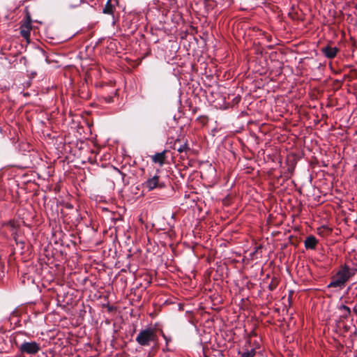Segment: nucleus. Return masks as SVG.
Listing matches in <instances>:
<instances>
[{"mask_svg": "<svg viewBox=\"0 0 357 357\" xmlns=\"http://www.w3.org/2000/svg\"><path fill=\"white\" fill-rule=\"evenodd\" d=\"M157 329L148 327L139 331L136 337V342L141 346H149L152 342H158Z\"/></svg>", "mask_w": 357, "mask_h": 357, "instance_id": "obj_1", "label": "nucleus"}, {"mask_svg": "<svg viewBox=\"0 0 357 357\" xmlns=\"http://www.w3.org/2000/svg\"><path fill=\"white\" fill-rule=\"evenodd\" d=\"M351 275V274L350 273L349 268L348 266H344L332 278V280L328 287L342 289Z\"/></svg>", "mask_w": 357, "mask_h": 357, "instance_id": "obj_2", "label": "nucleus"}, {"mask_svg": "<svg viewBox=\"0 0 357 357\" xmlns=\"http://www.w3.org/2000/svg\"><path fill=\"white\" fill-rule=\"evenodd\" d=\"M41 349L40 344L35 341L24 342L19 347L22 354L31 356L36 355Z\"/></svg>", "mask_w": 357, "mask_h": 357, "instance_id": "obj_3", "label": "nucleus"}, {"mask_svg": "<svg viewBox=\"0 0 357 357\" xmlns=\"http://www.w3.org/2000/svg\"><path fill=\"white\" fill-rule=\"evenodd\" d=\"M20 29L21 36L27 42H29L31 31L32 29L31 19L29 15H27L26 18L22 21Z\"/></svg>", "mask_w": 357, "mask_h": 357, "instance_id": "obj_4", "label": "nucleus"}, {"mask_svg": "<svg viewBox=\"0 0 357 357\" xmlns=\"http://www.w3.org/2000/svg\"><path fill=\"white\" fill-rule=\"evenodd\" d=\"M340 49L335 46H332L330 44L321 49V52L327 59H334L337 54L339 52Z\"/></svg>", "mask_w": 357, "mask_h": 357, "instance_id": "obj_5", "label": "nucleus"}, {"mask_svg": "<svg viewBox=\"0 0 357 357\" xmlns=\"http://www.w3.org/2000/svg\"><path fill=\"white\" fill-rule=\"evenodd\" d=\"M144 185L149 190H152L156 188H163L164 185L159 182V176H153L149 178L144 183Z\"/></svg>", "mask_w": 357, "mask_h": 357, "instance_id": "obj_6", "label": "nucleus"}, {"mask_svg": "<svg viewBox=\"0 0 357 357\" xmlns=\"http://www.w3.org/2000/svg\"><path fill=\"white\" fill-rule=\"evenodd\" d=\"M262 349L260 348L259 343L255 347H252L250 349H248L247 351L245 352L242 357H254L255 356H263Z\"/></svg>", "mask_w": 357, "mask_h": 357, "instance_id": "obj_7", "label": "nucleus"}, {"mask_svg": "<svg viewBox=\"0 0 357 357\" xmlns=\"http://www.w3.org/2000/svg\"><path fill=\"white\" fill-rule=\"evenodd\" d=\"M166 151H163L160 153H157L154 155L152 156V161L154 163H158L160 166H162L165 161L166 159Z\"/></svg>", "mask_w": 357, "mask_h": 357, "instance_id": "obj_8", "label": "nucleus"}, {"mask_svg": "<svg viewBox=\"0 0 357 357\" xmlns=\"http://www.w3.org/2000/svg\"><path fill=\"white\" fill-rule=\"evenodd\" d=\"M180 142L179 139H176L174 143V149H176L178 152L182 153H186L187 151H190V147L188 144L187 141L185 142L183 144H180L177 146L178 143Z\"/></svg>", "mask_w": 357, "mask_h": 357, "instance_id": "obj_9", "label": "nucleus"}, {"mask_svg": "<svg viewBox=\"0 0 357 357\" xmlns=\"http://www.w3.org/2000/svg\"><path fill=\"white\" fill-rule=\"evenodd\" d=\"M318 241L313 236H310L305 240V246L307 249H314Z\"/></svg>", "mask_w": 357, "mask_h": 357, "instance_id": "obj_10", "label": "nucleus"}, {"mask_svg": "<svg viewBox=\"0 0 357 357\" xmlns=\"http://www.w3.org/2000/svg\"><path fill=\"white\" fill-rule=\"evenodd\" d=\"M340 319H347L351 314L350 308L342 305L338 308Z\"/></svg>", "mask_w": 357, "mask_h": 357, "instance_id": "obj_11", "label": "nucleus"}, {"mask_svg": "<svg viewBox=\"0 0 357 357\" xmlns=\"http://www.w3.org/2000/svg\"><path fill=\"white\" fill-rule=\"evenodd\" d=\"M82 1V0H68L67 7L70 9L75 8L81 4Z\"/></svg>", "mask_w": 357, "mask_h": 357, "instance_id": "obj_12", "label": "nucleus"}, {"mask_svg": "<svg viewBox=\"0 0 357 357\" xmlns=\"http://www.w3.org/2000/svg\"><path fill=\"white\" fill-rule=\"evenodd\" d=\"M114 7L111 3V0H108L106 5L103 8V13L105 14L112 15L113 14Z\"/></svg>", "mask_w": 357, "mask_h": 357, "instance_id": "obj_13", "label": "nucleus"}, {"mask_svg": "<svg viewBox=\"0 0 357 357\" xmlns=\"http://www.w3.org/2000/svg\"><path fill=\"white\" fill-rule=\"evenodd\" d=\"M160 334H161L162 337L165 340V343H166L167 346H168L169 342H171L172 340V337L171 336H168L166 334H165V333L162 331V330H160Z\"/></svg>", "mask_w": 357, "mask_h": 357, "instance_id": "obj_14", "label": "nucleus"}, {"mask_svg": "<svg viewBox=\"0 0 357 357\" xmlns=\"http://www.w3.org/2000/svg\"><path fill=\"white\" fill-rule=\"evenodd\" d=\"M274 288H275V285H273V284H270V286H269V289H270L271 290H273V289H274Z\"/></svg>", "mask_w": 357, "mask_h": 357, "instance_id": "obj_15", "label": "nucleus"}, {"mask_svg": "<svg viewBox=\"0 0 357 357\" xmlns=\"http://www.w3.org/2000/svg\"><path fill=\"white\" fill-rule=\"evenodd\" d=\"M163 350H164V351H165H165H171V349H170L169 348V347H168V346H167V345L165 346V348H164V349H163Z\"/></svg>", "mask_w": 357, "mask_h": 357, "instance_id": "obj_16", "label": "nucleus"}, {"mask_svg": "<svg viewBox=\"0 0 357 357\" xmlns=\"http://www.w3.org/2000/svg\"><path fill=\"white\" fill-rule=\"evenodd\" d=\"M116 169L118 171V172H119V173H120V174H121L122 175H124L123 174H122V173L120 172V170H118L117 169Z\"/></svg>", "mask_w": 357, "mask_h": 357, "instance_id": "obj_17", "label": "nucleus"}]
</instances>
